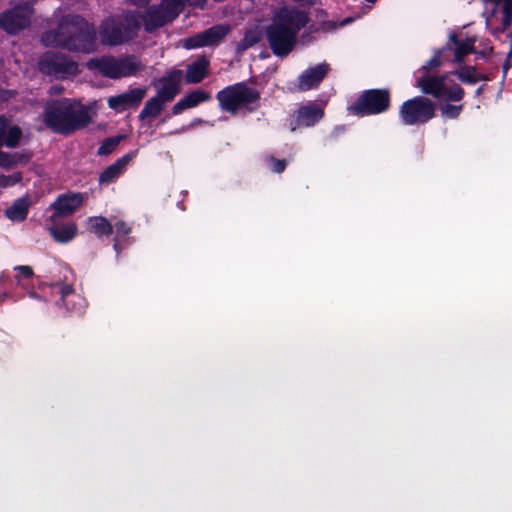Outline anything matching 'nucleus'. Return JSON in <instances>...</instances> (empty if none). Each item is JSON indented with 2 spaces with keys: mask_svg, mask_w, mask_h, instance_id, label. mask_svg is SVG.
<instances>
[{
  "mask_svg": "<svg viewBox=\"0 0 512 512\" xmlns=\"http://www.w3.org/2000/svg\"><path fill=\"white\" fill-rule=\"evenodd\" d=\"M475 41L474 37L464 36L463 33H450L447 45L436 52L415 73V85L423 93L437 99L451 102L461 101L464 97V90L452 79L453 75H456L461 82L466 84H476L479 81L486 80V78L472 66H461L458 70L444 75H435L434 71L444 61L461 64L467 55L475 53Z\"/></svg>",
  "mask_w": 512,
  "mask_h": 512,
  "instance_id": "f257e3e1",
  "label": "nucleus"
},
{
  "mask_svg": "<svg viewBox=\"0 0 512 512\" xmlns=\"http://www.w3.org/2000/svg\"><path fill=\"white\" fill-rule=\"evenodd\" d=\"M55 29L44 32L41 43L46 47H59L71 52L90 54L97 49L96 30L93 24L78 14L62 15L61 8L54 11Z\"/></svg>",
  "mask_w": 512,
  "mask_h": 512,
  "instance_id": "f03ea898",
  "label": "nucleus"
},
{
  "mask_svg": "<svg viewBox=\"0 0 512 512\" xmlns=\"http://www.w3.org/2000/svg\"><path fill=\"white\" fill-rule=\"evenodd\" d=\"M311 3L312 0H283L284 5L273 10L265 35L276 56L283 57L292 51L299 32L309 23L308 13L302 7Z\"/></svg>",
  "mask_w": 512,
  "mask_h": 512,
  "instance_id": "7ed1b4c3",
  "label": "nucleus"
},
{
  "mask_svg": "<svg viewBox=\"0 0 512 512\" xmlns=\"http://www.w3.org/2000/svg\"><path fill=\"white\" fill-rule=\"evenodd\" d=\"M91 120L88 107L68 99L47 105L44 112L45 124L54 132L64 135L85 128Z\"/></svg>",
  "mask_w": 512,
  "mask_h": 512,
  "instance_id": "20e7f679",
  "label": "nucleus"
},
{
  "mask_svg": "<svg viewBox=\"0 0 512 512\" xmlns=\"http://www.w3.org/2000/svg\"><path fill=\"white\" fill-rule=\"evenodd\" d=\"M140 31L137 11H126L105 19L99 28L101 42L105 46H118L134 39Z\"/></svg>",
  "mask_w": 512,
  "mask_h": 512,
  "instance_id": "39448f33",
  "label": "nucleus"
},
{
  "mask_svg": "<svg viewBox=\"0 0 512 512\" xmlns=\"http://www.w3.org/2000/svg\"><path fill=\"white\" fill-rule=\"evenodd\" d=\"M86 68L110 79H120L136 75L144 69V64L134 55L114 57L105 55L94 57L86 62Z\"/></svg>",
  "mask_w": 512,
  "mask_h": 512,
  "instance_id": "423d86ee",
  "label": "nucleus"
},
{
  "mask_svg": "<svg viewBox=\"0 0 512 512\" xmlns=\"http://www.w3.org/2000/svg\"><path fill=\"white\" fill-rule=\"evenodd\" d=\"M259 98V92L245 83L228 86L217 94L221 109L231 113H236L241 108L253 110Z\"/></svg>",
  "mask_w": 512,
  "mask_h": 512,
  "instance_id": "0eeeda50",
  "label": "nucleus"
},
{
  "mask_svg": "<svg viewBox=\"0 0 512 512\" xmlns=\"http://www.w3.org/2000/svg\"><path fill=\"white\" fill-rule=\"evenodd\" d=\"M47 288L50 290V296H46V288H43L45 298L43 302L54 303L58 308L64 307L67 311L77 314H81L84 311L86 307L85 299L77 294L70 284L55 282Z\"/></svg>",
  "mask_w": 512,
  "mask_h": 512,
  "instance_id": "6e6552de",
  "label": "nucleus"
},
{
  "mask_svg": "<svg viewBox=\"0 0 512 512\" xmlns=\"http://www.w3.org/2000/svg\"><path fill=\"white\" fill-rule=\"evenodd\" d=\"M483 15L494 35L504 32L512 23V0H484Z\"/></svg>",
  "mask_w": 512,
  "mask_h": 512,
  "instance_id": "1a4fd4ad",
  "label": "nucleus"
},
{
  "mask_svg": "<svg viewBox=\"0 0 512 512\" xmlns=\"http://www.w3.org/2000/svg\"><path fill=\"white\" fill-rule=\"evenodd\" d=\"M435 107L431 100L417 96L400 107L399 118L404 125L415 126L428 122L434 117Z\"/></svg>",
  "mask_w": 512,
  "mask_h": 512,
  "instance_id": "9d476101",
  "label": "nucleus"
},
{
  "mask_svg": "<svg viewBox=\"0 0 512 512\" xmlns=\"http://www.w3.org/2000/svg\"><path fill=\"white\" fill-rule=\"evenodd\" d=\"M39 69L42 73L59 79L75 76L79 72L76 61L64 53L52 51L41 56Z\"/></svg>",
  "mask_w": 512,
  "mask_h": 512,
  "instance_id": "9b49d317",
  "label": "nucleus"
},
{
  "mask_svg": "<svg viewBox=\"0 0 512 512\" xmlns=\"http://www.w3.org/2000/svg\"><path fill=\"white\" fill-rule=\"evenodd\" d=\"M178 5L171 0H161L160 4L152 5L140 16V28L145 32L153 33L157 29L172 22L177 17Z\"/></svg>",
  "mask_w": 512,
  "mask_h": 512,
  "instance_id": "f8f14e48",
  "label": "nucleus"
},
{
  "mask_svg": "<svg viewBox=\"0 0 512 512\" xmlns=\"http://www.w3.org/2000/svg\"><path fill=\"white\" fill-rule=\"evenodd\" d=\"M33 13L32 4H16L0 13V29L9 35H17L30 26Z\"/></svg>",
  "mask_w": 512,
  "mask_h": 512,
  "instance_id": "ddd939ff",
  "label": "nucleus"
},
{
  "mask_svg": "<svg viewBox=\"0 0 512 512\" xmlns=\"http://www.w3.org/2000/svg\"><path fill=\"white\" fill-rule=\"evenodd\" d=\"M390 106V95L387 90L372 89L365 91L349 110L359 116L375 115L386 111Z\"/></svg>",
  "mask_w": 512,
  "mask_h": 512,
  "instance_id": "4468645a",
  "label": "nucleus"
},
{
  "mask_svg": "<svg viewBox=\"0 0 512 512\" xmlns=\"http://www.w3.org/2000/svg\"><path fill=\"white\" fill-rule=\"evenodd\" d=\"M229 31V25H214L203 32L184 38L182 40V46L187 50L214 47L221 43Z\"/></svg>",
  "mask_w": 512,
  "mask_h": 512,
  "instance_id": "2eb2a0df",
  "label": "nucleus"
},
{
  "mask_svg": "<svg viewBox=\"0 0 512 512\" xmlns=\"http://www.w3.org/2000/svg\"><path fill=\"white\" fill-rule=\"evenodd\" d=\"M145 87H136L129 89L121 94L111 96L108 99V106L116 112H123L130 108H136L146 96Z\"/></svg>",
  "mask_w": 512,
  "mask_h": 512,
  "instance_id": "dca6fc26",
  "label": "nucleus"
},
{
  "mask_svg": "<svg viewBox=\"0 0 512 512\" xmlns=\"http://www.w3.org/2000/svg\"><path fill=\"white\" fill-rule=\"evenodd\" d=\"M83 200L84 197L81 193H66L60 195L50 206L54 211L51 215V220L55 222L59 217L71 215L81 206Z\"/></svg>",
  "mask_w": 512,
  "mask_h": 512,
  "instance_id": "f3484780",
  "label": "nucleus"
},
{
  "mask_svg": "<svg viewBox=\"0 0 512 512\" xmlns=\"http://www.w3.org/2000/svg\"><path fill=\"white\" fill-rule=\"evenodd\" d=\"M323 110L315 103L301 106L296 112V119L290 121V130L296 131L299 127L314 126L322 117Z\"/></svg>",
  "mask_w": 512,
  "mask_h": 512,
  "instance_id": "a211bd4d",
  "label": "nucleus"
},
{
  "mask_svg": "<svg viewBox=\"0 0 512 512\" xmlns=\"http://www.w3.org/2000/svg\"><path fill=\"white\" fill-rule=\"evenodd\" d=\"M329 71V65L320 63L308 68L298 77L297 87L300 91H308L316 88Z\"/></svg>",
  "mask_w": 512,
  "mask_h": 512,
  "instance_id": "6ab92c4d",
  "label": "nucleus"
},
{
  "mask_svg": "<svg viewBox=\"0 0 512 512\" xmlns=\"http://www.w3.org/2000/svg\"><path fill=\"white\" fill-rule=\"evenodd\" d=\"M136 151L129 152L106 167L99 175L100 185H109L115 182L126 170V167L135 157Z\"/></svg>",
  "mask_w": 512,
  "mask_h": 512,
  "instance_id": "aec40b11",
  "label": "nucleus"
},
{
  "mask_svg": "<svg viewBox=\"0 0 512 512\" xmlns=\"http://www.w3.org/2000/svg\"><path fill=\"white\" fill-rule=\"evenodd\" d=\"M180 76V71H174L159 79L156 96L165 103L172 101L179 92Z\"/></svg>",
  "mask_w": 512,
  "mask_h": 512,
  "instance_id": "412c9836",
  "label": "nucleus"
},
{
  "mask_svg": "<svg viewBox=\"0 0 512 512\" xmlns=\"http://www.w3.org/2000/svg\"><path fill=\"white\" fill-rule=\"evenodd\" d=\"M211 99L210 93L204 90H194L183 98H181L172 108V114L178 115L184 110L194 108L201 103L207 102Z\"/></svg>",
  "mask_w": 512,
  "mask_h": 512,
  "instance_id": "4be33fe9",
  "label": "nucleus"
},
{
  "mask_svg": "<svg viewBox=\"0 0 512 512\" xmlns=\"http://www.w3.org/2000/svg\"><path fill=\"white\" fill-rule=\"evenodd\" d=\"M209 60L201 57L187 66L185 81L196 84L201 82L208 74Z\"/></svg>",
  "mask_w": 512,
  "mask_h": 512,
  "instance_id": "5701e85b",
  "label": "nucleus"
},
{
  "mask_svg": "<svg viewBox=\"0 0 512 512\" xmlns=\"http://www.w3.org/2000/svg\"><path fill=\"white\" fill-rule=\"evenodd\" d=\"M53 239L59 243H68L75 238L78 232L75 223L57 224L54 223L48 228Z\"/></svg>",
  "mask_w": 512,
  "mask_h": 512,
  "instance_id": "b1692460",
  "label": "nucleus"
},
{
  "mask_svg": "<svg viewBox=\"0 0 512 512\" xmlns=\"http://www.w3.org/2000/svg\"><path fill=\"white\" fill-rule=\"evenodd\" d=\"M29 200L25 197L18 198L6 209L5 215L14 222H20L26 219L29 211Z\"/></svg>",
  "mask_w": 512,
  "mask_h": 512,
  "instance_id": "393cba45",
  "label": "nucleus"
},
{
  "mask_svg": "<svg viewBox=\"0 0 512 512\" xmlns=\"http://www.w3.org/2000/svg\"><path fill=\"white\" fill-rule=\"evenodd\" d=\"M89 230L97 237H108L113 232V225L102 216H93L88 219Z\"/></svg>",
  "mask_w": 512,
  "mask_h": 512,
  "instance_id": "a878e982",
  "label": "nucleus"
},
{
  "mask_svg": "<svg viewBox=\"0 0 512 512\" xmlns=\"http://www.w3.org/2000/svg\"><path fill=\"white\" fill-rule=\"evenodd\" d=\"M165 104L166 103L159 99L157 96L152 97L145 103L139 114V118L141 120H145L148 118L157 117L163 111Z\"/></svg>",
  "mask_w": 512,
  "mask_h": 512,
  "instance_id": "bb28decb",
  "label": "nucleus"
},
{
  "mask_svg": "<svg viewBox=\"0 0 512 512\" xmlns=\"http://www.w3.org/2000/svg\"><path fill=\"white\" fill-rule=\"evenodd\" d=\"M115 238H114V250L118 254L123 249V242H125L128 235L131 232V226L124 221H117L114 226Z\"/></svg>",
  "mask_w": 512,
  "mask_h": 512,
  "instance_id": "cd10ccee",
  "label": "nucleus"
},
{
  "mask_svg": "<svg viewBox=\"0 0 512 512\" xmlns=\"http://www.w3.org/2000/svg\"><path fill=\"white\" fill-rule=\"evenodd\" d=\"M261 39V32L258 28H251L245 32L243 39L237 44V51H245L257 44Z\"/></svg>",
  "mask_w": 512,
  "mask_h": 512,
  "instance_id": "c85d7f7f",
  "label": "nucleus"
},
{
  "mask_svg": "<svg viewBox=\"0 0 512 512\" xmlns=\"http://www.w3.org/2000/svg\"><path fill=\"white\" fill-rule=\"evenodd\" d=\"M122 140L121 136L106 138L98 148L97 154L100 156H107L111 154Z\"/></svg>",
  "mask_w": 512,
  "mask_h": 512,
  "instance_id": "c756f323",
  "label": "nucleus"
},
{
  "mask_svg": "<svg viewBox=\"0 0 512 512\" xmlns=\"http://www.w3.org/2000/svg\"><path fill=\"white\" fill-rule=\"evenodd\" d=\"M22 174L21 172H15L11 175L0 174V191L12 187L17 183L21 182Z\"/></svg>",
  "mask_w": 512,
  "mask_h": 512,
  "instance_id": "7c9ffc66",
  "label": "nucleus"
},
{
  "mask_svg": "<svg viewBox=\"0 0 512 512\" xmlns=\"http://www.w3.org/2000/svg\"><path fill=\"white\" fill-rule=\"evenodd\" d=\"M462 109V105L445 104L441 107V114L445 118L455 119L460 115Z\"/></svg>",
  "mask_w": 512,
  "mask_h": 512,
  "instance_id": "2f4dec72",
  "label": "nucleus"
},
{
  "mask_svg": "<svg viewBox=\"0 0 512 512\" xmlns=\"http://www.w3.org/2000/svg\"><path fill=\"white\" fill-rule=\"evenodd\" d=\"M14 270L16 271L15 280H30L34 275L32 268L27 265L15 266Z\"/></svg>",
  "mask_w": 512,
  "mask_h": 512,
  "instance_id": "473e14b6",
  "label": "nucleus"
},
{
  "mask_svg": "<svg viewBox=\"0 0 512 512\" xmlns=\"http://www.w3.org/2000/svg\"><path fill=\"white\" fill-rule=\"evenodd\" d=\"M174 4L178 5L177 16L182 12L183 8L187 6H195L203 8L206 0H171Z\"/></svg>",
  "mask_w": 512,
  "mask_h": 512,
  "instance_id": "72a5a7b5",
  "label": "nucleus"
},
{
  "mask_svg": "<svg viewBox=\"0 0 512 512\" xmlns=\"http://www.w3.org/2000/svg\"><path fill=\"white\" fill-rule=\"evenodd\" d=\"M270 163H271V170L276 173L283 172L286 167V162L284 160H278V159L271 158Z\"/></svg>",
  "mask_w": 512,
  "mask_h": 512,
  "instance_id": "f704fd0d",
  "label": "nucleus"
},
{
  "mask_svg": "<svg viewBox=\"0 0 512 512\" xmlns=\"http://www.w3.org/2000/svg\"><path fill=\"white\" fill-rule=\"evenodd\" d=\"M512 67V54H508L505 62L502 65L503 78L506 77L508 70Z\"/></svg>",
  "mask_w": 512,
  "mask_h": 512,
  "instance_id": "c9c22d12",
  "label": "nucleus"
},
{
  "mask_svg": "<svg viewBox=\"0 0 512 512\" xmlns=\"http://www.w3.org/2000/svg\"><path fill=\"white\" fill-rule=\"evenodd\" d=\"M16 281V285L17 287L23 289V290H29V280H21V279H17L15 280Z\"/></svg>",
  "mask_w": 512,
  "mask_h": 512,
  "instance_id": "e433bc0d",
  "label": "nucleus"
},
{
  "mask_svg": "<svg viewBox=\"0 0 512 512\" xmlns=\"http://www.w3.org/2000/svg\"><path fill=\"white\" fill-rule=\"evenodd\" d=\"M127 1L133 5L142 7V6L147 5L151 0H127Z\"/></svg>",
  "mask_w": 512,
  "mask_h": 512,
  "instance_id": "4c0bfd02",
  "label": "nucleus"
},
{
  "mask_svg": "<svg viewBox=\"0 0 512 512\" xmlns=\"http://www.w3.org/2000/svg\"><path fill=\"white\" fill-rule=\"evenodd\" d=\"M7 298H11L13 302H17L18 300H20V298H18V297H12V296H10V294H9V293H7V292H3V293L0 295V299H1V300H5V299H7Z\"/></svg>",
  "mask_w": 512,
  "mask_h": 512,
  "instance_id": "58836bf2",
  "label": "nucleus"
},
{
  "mask_svg": "<svg viewBox=\"0 0 512 512\" xmlns=\"http://www.w3.org/2000/svg\"><path fill=\"white\" fill-rule=\"evenodd\" d=\"M28 296H29L30 298H32V299H36V300H38V301H42V296H41V295H39L38 293H36V292H35V291H33V290H30V291L28 292Z\"/></svg>",
  "mask_w": 512,
  "mask_h": 512,
  "instance_id": "ea45409f",
  "label": "nucleus"
},
{
  "mask_svg": "<svg viewBox=\"0 0 512 512\" xmlns=\"http://www.w3.org/2000/svg\"><path fill=\"white\" fill-rule=\"evenodd\" d=\"M483 92V87H479L477 90H476V96H479L481 95Z\"/></svg>",
  "mask_w": 512,
  "mask_h": 512,
  "instance_id": "a19ab883",
  "label": "nucleus"
}]
</instances>
